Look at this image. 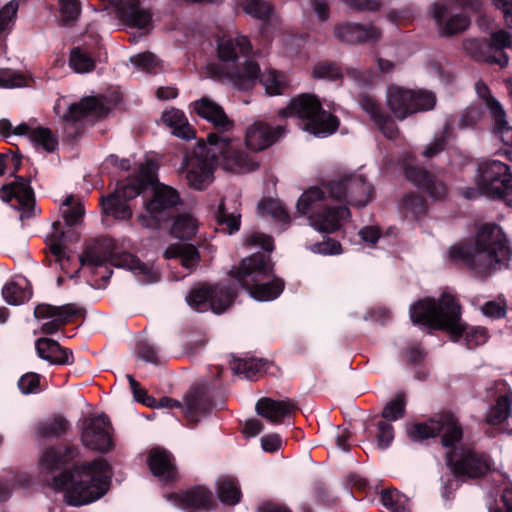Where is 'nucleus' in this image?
<instances>
[{"label":"nucleus","mask_w":512,"mask_h":512,"mask_svg":"<svg viewBox=\"0 0 512 512\" xmlns=\"http://www.w3.org/2000/svg\"><path fill=\"white\" fill-rule=\"evenodd\" d=\"M198 220L190 213H182L175 219L171 233L179 239H190L198 230Z\"/></svg>","instance_id":"79ce46f5"},{"label":"nucleus","mask_w":512,"mask_h":512,"mask_svg":"<svg viewBox=\"0 0 512 512\" xmlns=\"http://www.w3.org/2000/svg\"><path fill=\"white\" fill-rule=\"evenodd\" d=\"M281 117H297L303 122V130L316 136L327 137L333 134L338 126V119L324 111L317 98L303 94L290 101L286 108L279 110Z\"/></svg>","instance_id":"0eeeda50"},{"label":"nucleus","mask_w":512,"mask_h":512,"mask_svg":"<svg viewBox=\"0 0 512 512\" xmlns=\"http://www.w3.org/2000/svg\"><path fill=\"white\" fill-rule=\"evenodd\" d=\"M148 464L153 475L160 481L166 482L177 476L172 457L170 453L164 449H152L149 453Z\"/></svg>","instance_id":"c85d7f7f"},{"label":"nucleus","mask_w":512,"mask_h":512,"mask_svg":"<svg viewBox=\"0 0 512 512\" xmlns=\"http://www.w3.org/2000/svg\"><path fill=\"white\" fill-rule=\"evenodd\" d=\"M295 407L291 401H275L270 398L259 399L255 406L258 415L274 424L282 422L294 411Z\"/></svg>","instance_id":"7c9ffc66"},{"label":"nucleus","mask_w":512,"mask_h":512,"mask_svg":"<svg viewBox=\"0 0 512 512\" xmlns=\"http://www.w3.org/2000/svg\"><path fill=\"white\" fill-rule=\"evenodd\" d=\"M261 70L257 62L246 60L234 70L228 72V79L231 84L239 90H249L261 78Z\"/></svg>","instance_id":"cd10ccee"},{"label":"nucleus","mask_w":512,"mask_h":512,"mask_svg":"<svg viewBox=\"0 0 512 512\" xmlns=\"http://www.w3.org/2000/svg\"><path fill=\"white\" fill-rule=\"evenodd\" d=\"M162 120L173 129L174 135L187 140L194 137V131L182 111L175 108L165 110L162 114Z\"/></svg>","instance_id":"e433bc0d"},{"label":"nucleus","mask_w":512,"mask_h":512,"mask_svg":"<svg viewBox=\"0 0 512 512\" xmlns=\"http://www.w3.org/2000/svg\"><path fill=\"white\" fill-rule=\"evenodd\" d=\"M81 440L84 446L92 450L101 453L110 451L113 443L109 419L103 414L85 419L82 424Z\"/></svg>","instance_id":"f3484780"},{"label":"nucleus","mask_w":512,"mask_h":512,"mask_svg":"<svg viewBox=\"0 0 512 512\" xmlns=\"http://www.w3.org/2000/svg\"><path fill=\"white\" fill-rule=\"evenodd\" d=\"M311 250L323 255H337L342 252L340 243L332 239L312 245Z\"/></svg>","instance_id":"338daca9"},{"label":"nucleus","mask_w":512,"mask_h":512,"mask_svg":"<svg viewBox=\"0 0 512 512\" xmlns=\"http://www.w3.org/2000/svg\"><path fill=\"white\" fill-rule=\"evenodd\" d=\"M335 36L349 44L377 42L382 36V31L374 24L342 23L335 27Z\"/></svg>","instance_id":"4be33fe9"},{"label":"nucleus","mask_w":512,"mask_h":512,"mask_svg":"<svg viewBox=\"0 0 512 512\" xmlns=\"http://www.w3.org/2000/svg\"><path fill=\"white\" fill-rule=\"evenodd\" d=\"M257 209L259 215L263 218L270 216L284 224L289 222V215L279 200L263 199L258 204Z\"/></svg>","instance_id":"c03bdc74"},{"label":"nucleus","mask_w":512,"mask_h":512,"mask_svg":"<svg viewBox=\"0 0 512 512\" xmlns=\"http://www.w3.org/2000/svg\"><path fill=\"white\" fill-rule=\"evenodd\" d=\"M360 105L387 138L396 137L398 131L394 121L381 110L379 104L372 97L364 96Z\"/></svg>","instance_id":"473e14b6"},{"label":"nucleus","mask_w":512,"mask_h":512,"mask_svg":"<svg viewBox=\"0 0 512 512\" xmlns=\"http://www.w3.org/2000/svg\"><path fill=\"white\" fill-rule=\"evenodd\" d=\"M63 239L64 233L56 231L48 240L51 256L54 258V261L59 264L62 270L66 268V263L69 262V257L66 256L63 249Z\"/></svg>","instance_id":"09e8293b"},{"label":"nucleus","mask_w":512,"mask_h":512,"mask_svg":"<svg viewBox=\"0 0 512 512\" xmlns=\"http://www.w3.org/2000/svg\"><path fill=\"white\" fill-rule=\"evenodd\" d=\"M76 314V309L70 305L52 306L40 304L34 309V317L40 321L41 332L53 334L58 329L68 323Z\"/></svg>","instance_id":"6ab92c4d"},{"label":"nucleus","mask_w":512,"mask_h":512,"mask_svg":"<svg viewBox=\"0 0 512 512\" xmlns=\"http://www.w3.org/2000/svg\"><path fill=\"white\" fill-rule=\"evenodd\" d=\"M506 302L504 299H497L486 302L482 307L481 311L483 315L490 318H502L506 314Z\"/></svg>","instance_id":"e2e57ef3"},{"label":"nucleus","mask_w":512,"mask_h":512,"mask_svg":"<svg viewBox=\"0 0 512 512\" xmlns=\"http://www.w3.org/2000/svg\"><path fill=\"white\" fill-rule=\"evenodd\" d=\"M28 85L27 77L15 70H0V88L12 89Z\"/></svg>","instance_id":"3c124183"},{"label":"nucleus","mask_w":512,"mask_h":512,"mask_svg":"<svg viewBox=\"0 0 512 512\" xmlns=\"http://www.w3.org/2000/svg\"><path fill=\"white\" fill-rule=\"evenodd\" d=\"M63 205L69 207L63 211L65 221L69 225L77 223L84 214L82 204L80 202H75V199L72 195L66 197Z\"/></svg>","instance_id":"bf43d9fd"},{"label":"nucleus","mask_w":512,"mask_h":512,"mask_svg":"<svg viewBox=\"0 0 512 512\" xmlns=\"http://www.w3.org/2000/svg\"><path fill=\"white\" fill-rule=\"evenodd\" d=\"M55 113L66 122H74L86 115L102 117L109 108L101 98L86 97L78 103H71L66 97L57 100Z\"/></svg>","instance_id":"a211bd4d"},{"label":"nucleus","mask_w":512,"mask_h":512,"mask_svg":"<svg viewBox=\"0 0 512 512\" xmlns=\"http://www.w3.org/2000/svg\"><path fill=\"white\" fill-rule=\"evenodd\" d=\"M327 187H311L298 199L296 208L301 215H307L309 224L318 232L333 233L349 219L346 206L333 205Z\"/></svg>","instance_id":"423d86ee"},{"label":"nucleus","mask_w":512,"mask_h":512,"mask_svg":"<svg viewBox=\"0 0 512 512\" xmlns=\"http://www.w3.org/2000/svg\"><path fill=\"white\" fill-rule=\"evenodd\" d=\"M478 172L477 191H464L466 198H474L478 193L490 198H502L512 190V173L503 162L485 160L479 164Z\"/></svg>","instance_id":"1a4fd4ad"},{"label":"nucleus","mask_w":512,"mask_h":512,"mask_svg":"<svg viewBox=\"0 0 512 512\" xmlns=\"http://www.w3.org/2000/svg\"><path fill=\"white\" fill-rule=\"evenodd\" d=\"M313 75L321 79H336L341 75L340 69L333 63L321 62L315 65Z\"/></svg>","instance_id":"0e129e2a"},{"label":"nucleus","mask_w":512,"mask_h":512,"mask_svg":"<svg viewBox=\"0 0 512 512\" xmlns=\"http://www.w3.org/2000/svg\"><path fill=\"white\" fill-rule=\"evenodd\" d=\"M105 8H115L119 19L130 27L149 28L152 23L151 13L139 7V0H104Z\"/></svg>","instance_id":"aec40b11"},{"label":"nucleus","mask_w":512,"mask_h":512,"mask_svg":"<svg viewBox=\"0 0 512 512\" xmlns=\"http://www.w3.org/2000/svg\"><path fill=\"white\" fill-rule=\"evenodd\" d=\"M230 275L257 301L274 300L284 288L283 281L272 274L269 257L260 253L244 258Z\"/></svg>","instance_id":"39448f33"},{"label":"nucleus","mask_w":512,"mask_h":512,"mask_svg":"<svg viewBox=\"0 0 512 512\" xmlns=\"http://www.w3.org/2000/svg\"><path fill=\"white\" fill-rule=\"evenodd\" d=\"M19 3L11 0L0 9V32L12 29L17 18Z\"/></svg>","instance_id":"5fc2aeb1"},{"label":"nucleus","mask_w":512,"mask_h":512,"mask_svg":"<svg viewBox=\"0 0 512 512\" xmlns=\"http://www.w3.org/2000/svg\"><path fill=\"white\" fill-rule=\"evenodd\" d=\"M61 20L65 25H70L76 21L80 14V5L78 0H59Z\"/></svg>","instance_id":"13d9d810"},{"label":"nucleus","mask_w":512,"mask_h":512,"mask_svg":"<svg viewBox=\"0 0 512 512\" xmlns=\"http://www.w3.org/2000/svg\"><path fill=\"white\" fill-rule=\"evenodd\" d=\"M464 50L467 54H469L472 58L477 60H483L490 64H497L501 67H505L508 65V56L505 52L499 51V57L492 55L489 50V44L477 40V39H469L464 42Z\"/></svg>","instance_id":"f704fd0d"},{"label":"nucleus","mask_w":512,"mask_h":512,"mask_svg":"<svg viewBox=\"0 0 512 512\" xmlns=\"http://www.w3.org/2000/svg\"><path fill=\"white\" fill-rule=\"evenodd\" d=\"M244 11L252 17L266 19L271 14L270 5L262 0H241Z\"/></svg>","instance_id":"6e6d98bb"},{"label":"nucleus","mask_w":512,"mask_h":512,"mask_svg":"<svg viewBox=\"0 0 512 512\" xmlns=\"http://www.w3.org/2000/svg\"><path fill=\"white\" fill-rule=\"evenodd\" d=\"M505 48H512V33L503 29L493 32L489 43V50L492 55L499 57V51L504 52L503 49Z\"/></svg>","instance_id":"603ef678"},{"label":"nucleus","mask_w":512,"mask_h":512,"mask_svg":"<svg viewBox=\"0 0 512 512\" xmlns=\"http://www.w3.org/2000/svg\"><path fill=\"white\" fill-rule=\"evenodd\" d=\"M393 439L394 432L392 425L383 421L379 422L377 434L378 446L382 449H385L390 446Z\"/></svg>","instance_id":"69168bd1"},{"label":"nucleus","mask_w":512,"mask_h":512,"mask_svg":"<svg viewBox=\"0 0 512 512\" xmlns=\"http://www.w3.org/2000/svg\"><path fill=\"white\" fill-rule=\"evenodd\" d=\"M167 259L177 258L187 270L194 268L200 259L199 252L191 244H174L167 247L164 252Z\"/></svg>","instance_id":"58836bf2"},{"label":"nucleus","mask_w":512,"mask_h":512,"mask_svg":"<svg viewBox=\"0 0 512 512\" xmlns=\"http://www.w3.org/2000/svg\"><path fill=\"white\" fill-rule=\"evenodd\" d=\"M441 435L445 447L454 446L462 437V428L453 415H442L425 423L415 424L408 430V436L413 441H422Z\"/></svg>","instance_id":"f8f14e48"},{"label":"nucleus","mask_w":512,"mask_h":512,"mask_svg":"<svg viewBox=\"0 0 512 512\" xmlns=\"http://www.w3.org/2000/svg\"><path fill=\"white\" fill-rule=\"evenodd\" d=\"M410 315L414 323L448 330L453 341L464 336L469 349L484 344L488 339L485 328L464 326L460 318V306L449 293H443L437 302L431 298L416 302L410 308Z\"/></svg>","instance_id":"f03ea898"},{"label":"nucleus","mask_w":512,"mask_h":512,"mask_svg":"<svg viewBox=\"0 0 512 512\" xmlns=\"http://www.w3.org/2000/svg\"><path fill=\"white\" fill-rule=\"evenodd\" d=\"M405 410V401L402 396H397L388 402L382 411V416L389 421H395L401 418Z\"/></svg>","instance_id":"052dcab7"},{"label":"nucleus","mask_w":512,"mask_h":512,"mask_svg":"<svg viewBox=\"0 0 512 512\" xmlns=\"http://www.w3.org/2000/svg\"><path fill=\"white\" fill-rule=\"evenodd\" d=\"M40 386V375L34 372L24 374L18 381V387L22 394L37 393Z\"/></svg>","instance_id":"680f3d73"},{"label":"nucleus","mask_w":512,"mask_h":512,"mask_svg":"<svg viewBox=\"0 0 512 512\" xmlns=\"http://www.w3.org/2000/svg\"><path fill=\"white\" fill-rule=\"evenodd\" d=\"M284 132L282 126L272 127L263 122H256L246 131V145L254 151L264 150L273 145Z\"/></svg>","instance_id":"b1692460"},{"label":"nucleus","mask_w":512,"mask_h":512,"mask_svg":"<svg viewBox=\"0 0 512 512\" xmlns=\"http://www.w3.org/2000/svg\"><path fill=\"white\" fill-rule=\"evenodd\" d=\"M0 197L5 202H11L13 199L17 201L19 206L14 207L23 209L21 220L30 216L29 210L34 205V193L26 179L16 177L14 182L1 188Z\"/></svg>","instance_id":"5701e85b"},{"label":"nucleus","mask_w":512,"mask_h":512,"mask_svg":"<svg viewBox=\"0 0 512 512\" xmlns=\"http://www.w3.org/2000/svg\"><path fill=\"white\" fill-rule=\"evenodd\" d=\"M15 136H27L31 143L46 152H54L58 146L57 138L45 127L36 126L35 123H20L14 129Z\"/></svg>","instance_id":"393cba45"},{"label":"nucleus","mask_w":512,"mask_h":512,"mask_svg":"<svg viewBox=\"0 0 512 512\" xmlns=\"http://www.w3.org/2000/svg\"><path fill=\"white\" fill-rule=\"evenodd\" d=\"M130 61L135 67L148 73L156 72L160 67V60L150 52H144L134 55Z\"/></svg>","instance_id":"4d7b16f0"},{"label":"nucleus","mask_w":512,"mask_h":512,"mask_svg":"<svg viewBox=\"0 0 512 512\" xmlns=\"http://www.w3.org/2000/svg\"><path fill=\"white\" fill-rule=\"evenodd\" d=\"M230 366L235 374L253 380L261 365L260 362L255 360L235 359L230 363Z\"/></svg>","instance_id":"8fccbe9b"},{"label":"nucleus","mask_w":512,"mask_h":512,"mask_svg":"<svg viewBox=\"0 0 512 512\" xmlns=\"http://www.w3.org/2000/svg\"><path fill=\"white\" fill-rule=\"evenodd\" d=\"M218 497L221 502L229 505H235L240 501L241 492L238 484L229 478L218 480Z\"/></svg>","instance_id":"49530a36"},{"label":"nucleus","mask_w":512,"mask_h":512,"mask_svg":"<svg viewBox=\"0 0 512 512\" xmlns=\"http://www.w3.org/2000/svg\"><path fill=\"white\" fill-rule=\"evenodd\" d=\"M35 346L38 356L50 364L65 365L73 362L72 352L61 348L55 340L40 338Z\"/></svg>","instance_id":"2f4dec72"},{"label":"nucleus","mask_w":512,"mask_h":512,"mask_svg":"<svg viewBox=\"0 0 512 512\" xmlns=\"http://www.w3.org/2000/svg\"><path fill=\"white\" fill-rule=\"evenodd\" d=\"M82 266L101 267L106 262L119 268L130 270L142 283H153L158 280V272L152 266L141 262L129 253L102 254L95 248H89L80 258Z\"/></svg>","instance_id":"9b49d317"},{"label":"nucleus","mask_w":512,"mask_h":512,"mask_svg":"<svg viewBox=\"0 0 512 512\" xmlns=\"http://www.w3.org/2000/svg\"><path fill=\"white\" fill-rule=\"evenodd\" d=\"M217 219L220 223L226 224L229 232L233 233L239 230L240 227V214L237 209L229 211L226 207L225 200H222L218 207Z\"/></svg>","instance_id":"864d4df0"},{"label":"nucleus","mask_w":512,"mask_h":512,"mask_svg":"<svg viewBox=\"0 0 512 512\" xmlns=\"http://www.w3.org/2000/svg\"><path fill=\"white\" fill-rule=\"evenodd\" d=\"M218 154L224 170L234 174L249 173L258 163L240 147L239 141L211 133L207 143H199L186 159V179L195 190H205L214 180Z\"/></svg>","instance_id":"f257e3e1"},{"label":"nucleus","mask_w":512,"mask_h":512,"mask_svg":"<svg viewBox=\"0 0 512 512\" xmlns=\"http://www.w3.org/2000/svg\"><path fill=\"white\" fill-rule=\"evenodd\" d=\"M492 117L495 121V133L497 137L507 146L512 145V126L506 121L505 111L500 103L492 100Z\"/></svg>","instance_id":"a19ab883"},{"label":"nucleus","mask_w":512,"mask_h":512,"mask_svg":"<svg viewBox=\"0 0 512 512\" xmlns=\"http://www.w3.org/2000/svg\"><path fill=\"white\" fill-rule=\"evenodd\" d=\"M155 172L156 165L153 161L141 163L137 177L119 182L115 192L102 201L103 211L118 220L130 219L132 211L126 201L138 196L146 185L153 184Z\"/></svg>","instance_id":"6e6552de"},{"label":"nucleus","mask_w":512,"mask_h":512,"mask_svg":"<svg viewBox=\"0 0 512 512\" xmlns=\"http://www.w3.org/2000/svg\"><path fill=\"white\" fill-rule=\"evenodd\" d=\"M435 103L434 94L424 90L414 91L400 86H390L386 93V106L397 120H404L419 111L430 110Z\"/></svg>","instance_id":"9d476101"},{"label":"nucleus","mask_w":512,"mask_h":512,"mask_svg":"<svg viewBox=\"0 0 512 512\" xmlns=\"http://www.w3.org/2000/svg\"><path fill=\"white\" fill-rule=\"evenodd\" d=\"M111 470L102 458L76 466L71 473L65 472L53 479L57 489L65 491V501L72 506L90 504L108 491Z\"/></svg>","instance_id":"20e7f679"},{"label":"nucleus","mask_w":512,"mask_h":512,"mask_svg":"<svg viewBox=\"0 0 512 512\" xmlns=\"http://www.w3.org/2000/svg\"><path fill=\"white\" fill-rule=\"evenodd\" d=\"M251 51L252 45L244 35L222 38L218 43V56L226 62H234L239 56H248Z\"/></svg>","instance_id":"c756f323"},{"label":"nucleus","mask_w":512,"mask_h":512,"mask_svg":"<svg viewBox=\"0 0 512 512\" xmlns=\"http://www.w3.org/2000/svg\"><path fill=\"white\" fill-rule=\"evenodd\" d=\"M69 66L76 73H89L95 68V60L87 52L77 47L70 53Z\"/></svg>","instance_id":"a18cd8bd"},{"label":"nucleus","mask_w":512,"mask_h":512,"mask_svg":"<svg viewBox=\"0 0 512 512\" xmlns=\"http://www.w3.org/2000/svg\"><path fill=\"white\" fill-rule=\"evenodd\" d=\"M194 111L214 125L215 128L229 131L233 127V122L227 117L223 108L208 97H202L193 102Z\"/></svg>","instance_id":"a878e982"},{"label":"nucleus","mask_w":512,"mask_h":512,"mask_svg":"<svg viewBox=\"0 0 512 512\" xmlns=\"http://www.w3.org/2000/svg\"><path fill=\"white\" fill-rule=\"evenodd\" d=\"M173 506L184 511L211 509L215 506L213 494L205 487L197 486L193 489L172 493L165 496Z\"/></svg>","instance_id":"412c9836"},{"label":"nucleus","mask_w":512,"mask_h":512,"mask_svg":"<svg viewBox=\"0 0 512 512\" xmlns=\"http://www.w3.org/2000/svg\"><path fill=\"white\" fill-rule=\"evenodd\" d=\"M234 294L223 286H200L193 288L186 297L188 305L199 312L211 309L215 314L223 313L233 303Z\"/></svg>","instance_id":"dca6fc26"},{"label":"nucleus","mask_w":512,"mask_h":512,"mask_svg":"<svg viewBox=\"0 0 512 512\" xmlns=\"http://www.w3.org/2000/svg\"><path fill=\"white\" fill-rule=\"evenodd\" d=\"M405 174L409 181L426 190L434 200H441L447 195L444 183L434 179L427 171L407 165Z\"/></svg>","instance_id":"bb28decb"},{"label":"nucleus","mask_w":512,"mask_h":512,"mask_svg":"<svg viewBox=\"0 0 512 512\" xmlns=\"http://www.w3.org/2000/svg\"><path fill=\"white\" fill-rule=\"evenodd\" d=\"M512 412V390L507 389L501 394L496 403L490 407L486 415V422L491 425H499L509 418Z\"/></svg>","instance_id":"4c0bfd02"},{"label":"nucleus","mask_w":512,"mask_h":512,"mask_svg":"<svg viewBox=\"0 0 512 512\" xmlns=\"http://www.w3.org/2000/svg\"><path fill=\"white\" fill-rule=\"evenodd\" d=\"M382 504L392 512H409V500L398 491H384L381 494Z\"/></svg>","instance_id":"de8ad7c7"},{"label":"nucleus","mask_w":512,"mask_h":512,"mask_svg":"<svg viewBox=\"0 0 512 512\" xmlns=\"http://www.w3.org/2000/svg\"><path fill=\"white\" fill-rule=\"evenodd\" d=\"M31 295L29 283L22 277L5 284L2 289V296L9 305L23 304Z\"/></svg>","instance_id":"c9c22d12"},{"label":"nucleus","mask_w":512,"mask_h":512,"mask_svg":"<svg viewBox=\"0 0 512 512\" xmlns=\"http://www.w3.org/2000/svg\"><path fill=\"white\" fill-rule=\"evenodd\" d=\"M447 464L456 476L468 478L480 477L493 466L488 455L464 447L448 452Z\"/></svg>","instance_id":"4468645a"},{"label":"nucleus","mask_w":512,"mask_h":512,"mask_svg":"<svg viewBox=\"0 0 512 512\" xmlns=\"http://www.w3.org/2000/svg\"><path fill=\"white\" fill-rule=\"evenodd\" d=\"M403 207L414 215H419L426 209L424 199L417 195H407L403 199Z\"/></svg>","instance_id":"774afa93"},{"label":"nucleus","mask_w":512,"mask_h":512,"mask_svg":"<svg viewBox=\"0 0 512 512\" xmlns=\"http://www.w3.org/2000/svg\"><path fill=\"white\" fill-rule=\"evenodd\" d=\"M66 448H47L40 457L39 465L41 472L52 473L64 465L68 458Z\"/></svg>","instance_id":"ea45409f"},{"label":"nucleus","mask_w":512,"mask_h":512,"mask_svg":"<svg viewBox=\"0 0 512 512\" xmlns=\"http://www.w3.org/2000/svg\"><path fill=\"white\" fill-rule=\"evenodd\" d=\"M433 16L442 35L456 34L464 31L469 26V19L466 16H448V10L443 5L434 6Z\"/></svg>","instance_id":"72a5a7b5"},{"label":"nucleus","mask_w":512,"mask_h":512,"mask_svg":"<svg viewBox=\"0 0 512 512\" xmlns=\"http://www.w3.org/2000/svg\"><path fill=\"white\" fill-rule=\"evenodd\" d=\"M180 203V195L176 189L156 184L152 198L145 202V214L138 216L141 224L147 228H157L164 221L169 210Z\"/></svg>","instance_id":"ddd939ff"},{"label":"nucleus","mask_w":512,"mask_h":512,"mask_svg":"<svg viewBox=\"0 0 512 512\" xmlns=\"http://www.w3.org/2000/svg\"><path fill=\"white\" fill-rule=\"evenodd\" d=\"M331 197L346 200L353 206L364 207L372 199L373 189L360 175H346L332 180L326 185Z\"/></svg>","instance_id":"2eb2a0df"},{"label":"nucleus","mask_w":512,"mask_h":512,"mask_svg":"<svg viewBox=\"0 0 512 512\" xmlns=\"http://www.w3.org/2000/svg\"><path fill=\"white\" fill-rule=\"evenodd\" d=\"M260 83L264 86L266 93L271 96L282 94L288 87L286 75L274 69L264 71L261 74Z\"/></svg>","instance_id":"37998d69"},{"label":"nucleus","mask_w":512,"mask_h":512,"mask_svg":"<svg viewBox=\"0 0 512 512\" xmlns=\"http://www.w3.org/2000/svg\"><path fill=\"white\" fill-rule=\"evenodd\" d=\"M510 248L500 226L485 224L476 234L474 245H453L448 250L452 262H462L475 273L490 272L497 264L506 261Z\"/></svg>","instance_id":"7ed1b4c3"}]
</instances>
